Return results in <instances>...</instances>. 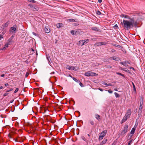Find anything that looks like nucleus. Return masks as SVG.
I'll use <instances>...</instances> for the list:
<instances>
[{
	"instance_id": "57",
	"label": "nucleus",
	"mask_w": 145,
	"mask_h": 145,
	"mask_svg": "<svg viewBox=\"0 0 145 145\" xmlns=\"http://www.w3.org/2000/svg\"><path fill=\"white\" fill-rule=\"evenodd\" d=\"M5 75L4 74H3L1 75V76L2 77H3L5 76Z\"/></svg>"
},
{
	"instance_id": "35",
	"label": "nucleus",
	"mask_w": 145,
	"mask_h": 145,
	"mask_svg": "<svg viewBox=\"0 0 145 145\" xmlns=\"http://www.w3.org/2000/svg\"><path fill=\"white\" fill-rule=\"evenodd\" d=\"M125 18L127 19H129L130 20V19H131V18H130L129 17V16L128 15H125Z\"/></svg>"
},
{
	"instance_id": "30",
	"label": "nucleus",
	"mask_w": 145,
	"mask_h": 145,
	"mask_svg": "<svg viewBox=\"0 0 145 145\" xmlns=\"http://www.w3.org/2000/svg\"><path fill=\"white\" fill-rule=\"evenodd\" d=\"M114 93V94H115V95L116 97V98L118 97H119L120 96L119 95L118 93H117L116 92H115V93Z\"/></svg>"
},
{
	"instance_id": "2",
	"label": "nucleus",
	"mask_w": 145,
	"mask_h": 145,
	"mask_svg": "<svg viewBox=\"0 0 145 145\" xmlns=\"http://www.w3.org/2000/svg\"><path fill=\"white\" fill-rule=\"evenodd\" d=\"M128 125H125L123 129L122 130L120 133V135L122 136H124L125 135L128 131Z\"/></svg>"
},
{
	"instance_id": "11",
	"label": "nucleus",
	"mask_w": 145,
	"mask_h": 145,
	"mask_svg": "<svg viewBox=\"0 0 145 145\" xmlns=\"http://www.w3.org/2000/svg\"><path fill=\"white\" fill-rule=\"evenodd\" d=\"M100 117V116L97 114H95V118L99 121H100L101 120Z\"/></svg>"
},
{
	"instance_id": "25",
	"label": "nucleus",
	"mask_w": 145,
	"mask_h": 145,
	"mask_svg": "<svg viewBox=\"0 0 145 145\" xmlns=\"http://www.w3.org/2000/svg\"><path fill=\"white\" fill-rule=\"evenodd\" d=\"M76 20H74V19H69L68 20L70 22H76Z\"/></svg>"
},
{
	"instance_id": "48",
	"label": "nucleus",
	"mask_w": 145,
	"mask_h": 145,
	"mask_svg": "<svg viewBox=\"0 0 145 145\" xmlns=\"http://www.w3.org/2000/svg\"><path fill=\"white\" fill-rule=\"evenodd\" d=\"M112 45L113 46H116V47H118V46H120L119 45H116V44H112Z\"/></svg>"
},
{
	"instance_id": "46",
	"label": "nucleus",
	"mask_w": 145,
	"mask_h": 145,
	"mask_svg": "<svg viewBox=\"0 0 145 145\" xmlns=\"http://www.w3.org/2000/svg\"><path fill=\"white\" fill-rule=\"evenodd\" d=\"M29 75V73L28 72H26V74H25V77L26 78Z\"/></svg>"
},
{
	"instance_id": "50",
	"label": "nucleus",
	"mask_w": 145,
	"mask_h": 145,
	"mask_svg": "<svg viewBox=\"0 0 145 145\" xmlns=\"http://www.w3.org/2000/svg\"><path fill=\"white\" fill-rule=\"evenodd\" d=\"M106 68H112V66H110V65H108L107 67H106Z\"/></svg>"
},
{
	"instance_id": "7",
	"label": "nucleus",
	"mask_w": 145,
	"mask_h": 145,
	"mask_svg": "<svg viewBox=\"0 0 145 145\" xmlns=\"http://www.w3.org/2000/svg\"><path fill=\"white\" fill-rule=\"evenodd\" d=\"M16 30V28H15L13 26L10 28V31L12 33H15Z\"/></svg>"
},
{
	"instance_id": "58",
	"label": "nucleus",
	"mask_w": 145,
	"mask_h": 145,
	"mask_svg": "<svg viewBox=\"0 0 145 145\" xmlns=\"http://www.w3.org/2000/svg\"><path fill=\"white\" fill-rule=\"evenodd\" d=\"M5 86L6 87L8 85V83H7L5 84Z\"/></svg>"
},
{
	"instance_id": "23",
	"label": "nucleus",
	"mask_w": 145,
	"mask_h": 145,
	"mask_svg": "<svg viewBox=\"0 0 145 145\" xmlns=\"http://www.w3.org/2000/svg\"><path fill=\"white\" fill-rule=\"evenodd\" d=\"M91 29L93 30L97 31H99V29L96 27H92L91 28Z\"/></svg>"
},
{
	"instance_id": "14",
	"label": "nucleus",
	"mask_w": 145,
	"mask_h": 145,
	"mask_svg": "<svg viewBox=\"0 0 145 145\" xmlns=\"http://www.w3.org/2000/svg\"><path fill=\"white\" fill-rule=\"evenodd\" d=\"M131 113V110L130 109H128L127 111V113L126 114L130 116Z\"/></svg>"
},
{
	"instance_id": "51",
	"label": "nucleus",
	"mask_w": 145,
	"mask_h": 145,
	"mask_svg": "<svg viewBox=\"0 0 145 145\" xmlns=\"http://www.w3.org/2000/svg\"><path fill=\"white\" fill-rule=\"evenodd\" d=\"M3 37L2 35H0V40H1L2 38H3Z\"/></svg>"
},
{
	"instance_id": "36",
	"label": "nucleus",
	"mask_w": 145,
	"mask_h": 145,
	"mask_svg": "<svg viewBox=\"0 0 145 145\" xmlns=\"http://www.w3.org/2000/svg\"><path fill=\"white\" fill-rule=\"evenodd\" d=\"M81 138L84 141H86V138L84 136H82L81 137Z\"/></svg>"
},
{
	"instance_id": "1",
	"label": "nucleus",
	"mask_w": 145,
	"mask_h": 145,
	"mask_svg": "<svg viewBox=\"0 0 145 145\" xmlns=\"http://www.w3.org/2000/svg\"><path fill=\"white\" fill-rule=\"evenodd\" d=\"M121 24L125 30H129L133 28L134 27H137V22H135L133 18L130 19L129 20H123L121 22Z\"/></svg>"
},
{
	"instance_id": "26",
	"label": "nucleus",
	"mask_w": 145,
	"mask_h": 145,
	"mask_svg": "<svg viewBox=\"0 0 145 145\" xmlns=\"http://www.w3.org/2000/svg\"><path fill=\"white\" fill-rule=\"evenodd\" d=\"M76 67H73V66H71V70L76 71L77 69H76Z\"/></svg>"
},
{
	"instance_id": "63",
	"label": "nucleus",
	"mask_w": 145,
	"mask_h": 145,
	"mask_svg": "<svg viewBox=\"0 0 145 145\" xmlns=\"http://www.w3.org/2000/svg\"><path fill=\"white\" fill-rule=\"evenodd\" d=\"M8 137L10 138H11L12 137L11 136V135L10 134H9L8 135Z\"/></svg>"
},
{
	"instance_id": "9",
	"label": "nucleus",
	"mask_w": 145,
	"mask_h": 145,
	"mask_svg": "<svg viewBox=\"0 0 145 145\" xmlns=\"http://www.w3.org/2000/svg\"><path fill=\"white\" fill-rule=\"evenodd\" d=\"M44 30L45 32L46 33H49L50 31V29L48 27H45Z\"/></svg>"
},
{
	"instance_id": "8",
	"label": "nucleus",
	"mask_w": 145,
	"mask_h": 145,
	"mask_svg": "<svg viewBox=\"0 0 145 145\" xmlns=\"http://www.w3.org/2000/svg\"><path fill=\"white\" fill-rule=\"evenodd\" d=\"M143 105H140L139 108L138 110V115L140 114L142 111Z\"/></svg>"
},
{
	"instance_id": "15",
	"label": "nucleus",
	"mask_w": 145,
	"mask_h": 145,
	"mask_svg": "<svg viewBox=\"0 0 145 145\" xmlns=\"http://www.w3.org/2000/svg\"><path fill=\"white\" fill-rule=\"evenodd\" d=\"M15 141L18 142H22L23 141V140L20 137H19L18 138H17L15 139Z\"/></svg>"
},
{
	"instance_id": "4",
	"label": "nucleus",
	"mask_w": 145,
	"mask_h": 145,
	"mask_svg": "<svg viewBox=\"0 0 145 145\" xmlns=\"http://www.w3.org/2000/svg\"><path fill=\"white\" fill-rule=\"evenodd\" d=\"M14 37V36L12 35V36L8 40L7 43L9 45L11 44L12 42H13L12 40Z\"/></svg>"
},
{
	"instance_id": "28",
	"label": "nucleus",
	"mask_w": 145,
	"mask_h": 145,
	"mask_svg": "<svg viewBox=\"0 0 145 145\" xmlns=\"http://www.w3.org/2000/svg\"><path fill=\"white\" fill-rule=\"evenodd\" d=\"M28 1L30 3H35L36 1L34 0H28Z\"/></svg>"
},
{
	"instance_id": "21",
	"label": "nucleus",
	"mask_w": 145,
	"mask_h": 145,
	"mask_svg": "<svg viewBox=\"0 0 145 145\" xmlns=\"http://www.w3.org/2000/svg\"><path fill=\"white\" fill-rule=\"evenodd\" d=\"M90 76H95L96 74V73L93 72H91V71H90Z\"/></svg>"
},
{
	"instance_id": "42",
	"label": "nucleus",
	"mask_w": 145,
	"mask_h": 145,
	"mask_svg": "<svg viewBox=\"0 0 145 145\" xmlns=\"http://www.w3.org/2000/svg\"><path fill=\"white\" fill-rule=\"evenodd\" d=\"M114 28L116 29H117L118 28V26L117 24H116L114 26Z\"/></svg>"
},
{
	"instance_id": "47",
	"label": "nucleus",
	"mask_w": 145,
	"mask_h": 145,
	"mask_svg": "<svg viewBox=\"0 0 145 145\" xmlns=\"http://www.w3.org/2000/svg\"><path fill=\"white\" fill-rule=\"evenodd\" d=\"M18 89H19L18 88H16V90H15V91H14V93H17L18 91Z\"/></svg>"
},
{
	"instance_id": "12",
	"label": "nucleus",
	"mask_w": 145,
	"mask_h": 145,
	"mask_svg": "<svg viewBox=\"0 0 145 145\" xmlns=\"http://www.w3.org/2000/svg\"><path fill=\"white\" fill-rule=\"evenodd\" d=\"M83 40V45L86 44L89 41V39H86L84 40Z\"/></svg>"
},
{
	"instance_id": "5",
	"label": "nucleus",
	"mask_w": 145,
	"mask_h": 145,
	"mask_svg": "<svg viewBox=\"0 0 145 145\" xmlns=\"http://www.w3.org/2000/svg\"><path fill=\"white\" fill-rule=\"evenodd\" d=\"M9 24V21H7L4 24L2 25L1 28L2 29H4L5 28L7 27Z\"/></svg>"
},
{
	"instance_id": "24",
	"label": "nucleus",
	"mask_w": 145,
	"mask_h": 145,
	"mask_svg": "<svg viewBox=\"0 0 145 145\" xmlns=\"http://www.w3.org/2000/svg\"><path fill=\"white\" fill-rule=\"evenodd\" d=\"M76 32H77L76 31L75 32L73 30L71 31L70 32L73 35H75L76 34Z\"/></svg>"
},
{
	"instance_id": "32",
	"label": "nucleus",
	"mask_w": 145,
	"mask_h": 145,
	"mask_svg": "<svg viewBox=\"0 0 145 145\" xmlns=\"http://www.w3.org/2000/svg\"><path fill=\"white\" fill-rule=\"evenodd\" d=\"M61 24L59 23L57 25V28H59L61 27Z\"/></svg>"
},
{
	"instance_id": "60",
	"label": "nucleus",
	"mask_w": 145,
	"mask_h": 145,
	"mask_svg": "<svg viewBox=\"0 0 145 145\" xmlns=\"http://www.w3.org/2000/svg\"><path fill=\"white\" fill-rule=\"evenodd\" d=\"M14 101V100H12L10 101V103H12Z\"/></svg>"
},
{
	"instance_id": "52",
	"label": "nucleus",
	"mask_w": 145,
	"mask_h": 145,
	"mask_svg": "<svg viewBox=\"0 0 145 145\" xmlns=\"http://www.w3.org/2000/svg\"><path fill=\"white\" fill-rule=\"evenodd\" d=\"M108 91L109 93H111L113 92V91H111L110 90H108Z\"/></svg>"
},
{
	"instance_id": "54",
	"label": "nucleus",
	"mask_w": 145,
	"mask_h": 145,
	"mask_svg": "<svg viewBox=\"0 0 145 145\" xmlns=\"http://www.w3.org/2000/svg\"><path fill=\"white\" fill-rule=\"evenodd\" d=\"M125 14H121V17H124V18H125Z\"/></svg>"
},
{
	"instance_id": "31",
	"label": "nucleus",
	"mask_w": 145,
	"mask_h": 145,
	"mask_svg": "<svg viewBox=\"0 0 145 145\" xmlns=\"http://www.w3.org/2000/svg\"><path fill=\"white\" fill-rule=\"evenodd\" d=\"M103 137H104L101 135L99 136V140H101L103 139Z\"/></svg>"
},
{
	"instance_id": "55",
	"label": "nucleus",
	"mask_w": 145,
	"mask_h": 145,
	"mask_svg": "<svg viewBox=\"0 0 145 145\" xmlns=\"http://www.w3.org/2000/svg\"><path fill=\"white\" fill-rule=\"evenodd\" d=\"M112 86V85L110 84V83L108 84L107 86Z\"/></svg>"
},
{
	"instance_id": "22",
	"label": "nucleus",
	"mask_w": 145,
	"mask_h": 145,
	"mask_svg": "<svg viewBox=\"0 0 145 145\" xmlns=\"http://www.w3.org/2000/svg\"><path fill=\"white\" fill-rule=\"evenodd\" d=\"M90 71L88 72H87L85 73V75L86 76H90Z\"/></svg>"
},
{
	"instance_id": "3",
	"label": "nucleus",
	"mask_w": 145,
	"mask_h": 145,
	"mask_svg": "<svg viewBox=\"0 0 145 145\" xmlns=\"http://www.w3.org/2000/svg\"><path fill=\"white\" fill-rule=\"evenodd\" d=\"M106 43L105 42H97L95 45L96 46H99L103 45H106Z\"/></svg>"
},
{
	"instance_id": "18",
	"label": "nucleus",
	"mask_w": 145,
	"mask_h": 145,
	"mask_svg": "<svg viewBox=\"0 0 145 145\" xmlns=\"http://www.w3.org/2000/svg\"><path fill=\"white\" fill-rule=\"evenodd\" d=\"M9 45L8 44V43H6L5 45V46L3 47L1 49L3 50H5L6 49V48H8V45Z\"/></svg>"
},
{
	"instance_id": "61",
	"label": "nucleus",
	"mask_w": 145,
	"mask_h": 145,
	"mask_svg": "<svg viewBox=\"0 0 145 145\" xmlns=\"http://www.w3.org/2000/svg\"><path fill=\"white\" fill-rule=\"evenodd\" d=\"M98 2L99 3H101L102 1V0H98Z\"/></svg>"
},
{
	"instance_id": "16",
	"label": "nucleus",
	"mask_w": 145,
	"mask_h": 145,
	"mask_svg": "<svg viewBox=\"0 0 145 145\" xmlns=\"http://www.w3.org/2000/svg\"><path fill=\"white\" fill-rule=\"evenodd\" d=\"M107 139L105 138L104 140L102 141L101 143L99 144L100 145H102L104 144H105L107 142Z\"/></svg>"
},
{
	"instance_id": "40",
	"label": "nucleus",
	"mask_w": 145,
	"mask_h": 145,
	"mask_svg": "<svg viewBox=\"0 0 145 145\" xmlns=\"http://www.w3.org/2000/svg\"><path fill=\"white\" fill-rule=\"evenodd\" d=\"M8 93L7 92H6V93H4L3 95V96L4 97H5L6 96H7L8 95Z\"/></svg>"
},
{
	"instance_id": "29",
	"label": "nucleus",
	"mask_w": 145,
	"mask_h": 145,
	"mask_svg": "<svg viewBox=\"0 0 145 145\" xmlns=\"http://www.w3.org/2000/svg\"><path fill=\"white\" fill-rule=\"evenodd\" d=\"M128 63L130 64L131 63V61H124V63L126 65L127 63Z\"/></svg>"
},
{
	"instance_id": "34",
	"label": "nucleus",
	"mask_w": 145,
	"mask_h": 145,
	"mask_svg": "<svg viewBox=\"0 0 145 145\" xmlns=\"http://www.w3.org/2000/svg\"><path fill=\"white\" fill-rule=\"evenodd\" d=\"M90 123L92 125H93L94 124V122L92 120L89 121Z\"/></svg>"
},
{
	"instance_id": "53",
	"label": "nucleus",
	"mask_w": 145,
	"mask_h": 145,
	"mask_svg": "<svg viewBox=\"0 0 145 145\" xmlns=\"http://www.w3.org/2000/svg\"><path fill=\"white\" fill-rule=\"evenodd\" d=\"M115 51H116L115 50H114V49H112L111 50V52L113 53L115 52Z\"/></svg>"
},
{
	"instance_id": "19",
	"label": "nucleus",
	"mask_w": 145,
	"mask_h": 145,
	"mask_svg": "<svg viewBox=\"0 0 145 145\" xmlns=\"http://www.w3.org/2000/svg\"><path fill=\"white\" fill-rule=\"evenodd\" d=\"M33 10L34 11H37L39 10V8L37 6H35L33 8Z\"/></svg>"
},
{
	"instance_id": "17",
	"label": "nucleus",
	"mask_w": 145,
	"mask_h": 145,
	"mask_svg": "<svg viewBox=\"0 0 145 145\" xmlns=\"http://www.w3.org/2000/svg\"><path fill=\"white\" fill-rule=\"evenodd\" d=\"M143 97H141V99L140 101V105H143Z\"/></svg>"
},
{
	"instance_id": "45",
	"label": "nucleus",
	"mask_w": 145,
	"mask_h": 145,
	"mask_svg": "<svg viewBox=\"0 0 145 145\" xmlns=\"http://www.w3.org/2000/svg\"><path fill=\"white\" fill-rule=\"evenodd\" d=\"M79 84L81 87H83L84 85L82 84L80 82H79Z\"/></svg>"
},
{
	"instance_id": "20",
	"label": "nucleus",
	"mask_w": 145,
	"mask_h": 145,
	"mask_svg": "<svg viewBox=\"0 0 145 145\" xmlns=\"http://www.w3.org/2000/svg\"><path fill=\"white\" fill-rule=\"evenodd\" d=\"M83 40H80L79 41V45L81 46H83Z\"/></svg>"
},
{
	"instance_id": "59",
	"label": "nucleus",
	"mask_w": 145,
	"mask_h": 145,
	"mask_svg": "<svg viewBox=\"0 0 145 145\" xmlns=\"http://www.w3.org/2000/svg\"><path fill=\"white\" fill-rule=\"evenodd\" d=\"M99 89L101 91H103V89L101 88H99Z\"/></svg>"
},
{
	"instance_id": "27",
	"label": "nucleus",
	"mask_w": 145,
	"mask_h": 145,
	"mask_svg": "<svg viewBox=\"0 0 145 145\" xmlns=\"http://www.w3.org/2000/svg\"><path fill=\"white\" fill-rule=\"evenodd\" d=\"M116 74L118 75H120V76H123V77H125V76H124V74L120 73V72H117L116 73Z\"/></svg>"
},
{
	"instance_id": "13",
	"label": "nucleus",
	"mask_w": 145,
	"mask_h": 145,
	"mask_svg": "<svg viewBox=\"0 0 145 145\" xmlns=\"http://www.w3.org/2000/svg\"><path fill=\"white\" fill-rule=\"evenodd\" d=\"M135 125H135L134 127L132 129V130L131 131L130 133L132 134H133L135 132L136 128V127H135Z\"/></svg>"
},
{
	"instance_id": "44",
	"label": "nucleus",
	"mask_w": 145,
	"mask_h": 145,
	"mask_svg": "<svg viewBox=\"0 0 145 145\" xmlns=\"http://www.w3.org/2000/svg\"><path fill=\"white\" fill-rule=\"evenodd\" d=\"M28 6L30 7L31 8H33V5L31 4H29V5H28Z\"/></svg>"
},
{
	"instance_id": "43",
	"label": "nucleus",
	"mask_w": 145,
	"mask_h": 145,
	"mask_svg": "<svg viewBox=\"0 0 145 145\" xmlns=\"http://www.w3.org/2000/svg\"><path fill=\"white\" fill-rule=\"evenodd\" d=\"M132 141V140H130L128 143L127 145H130L131 144Z\"/></svg>"
},
{
	"instance_id": "62",
	"label": "nucleus",
	"mask_w": 145,
	"mask_h": 145,
	"mask_svg": "<svg viewBox=\"0 0 145 145\" xmlns=\"http://www.w3.org/2000/svg\"><path fill=\"white\" fill-rule=\"evenodd\" d=\"M3 86L0 87V89H3Z\"/></svg>"
},
{
	"instance_id": "10",
	"label": "nucleus",
	"mask_w": 145,
	"mask_h": 145,
	"mask_svg": "<svg viewBox=\"0 0 145 145\" xmlns=\"http://www.w3.org/2000/svg\"><path fill=\"white\" fill-rule=\"evenodd\" d=\"M107 132V130H105L103 131L101 133V135L103 136V137H104L105 136Z\"/></svg>"
},
{
	"instance_id": "39",
	"label": "nucleus",
	"mask_w": 145,
	"mask_h": 145,
	"mask_svg": "<svg viewBox=\"0 0 145 145\" xmlns=\"http://www.w3.org/2000/svg\"><path fill=\"white\" fill-rule=\"evenodd\" d=\"M101 14V12L99 11H97V14L98 15H100Z\"/></svg>"
},
{
	"instance_id": "49",
	"label": "nucleus",
	"mask_w": 145,
	"mask_h": 145,
	"mask_svg": "<svg viewBox=\"0 0 145 145\" xmlns=\"http://www.w3.org/2000/svg\"><path fill=\"white\" fill-rule=\"evenodd\" d=\"M120 63L122 65H123L124 66H126V65L124 63V62H121Z\"/></svg>"
},
{
	"instance_id": "37",
	"label": "nucleus",
	"mask_w": 145,
	"mask_h": 145,
	"mask_svg": "<svg viewBox=\"0 0 145 145\" xmlns=\"http://www.w3.org/2000/svg\"><path fill=\"white\" fill-rule=\"evenodd\" d=\"M113 59L115 60H117V57H111Z\"/></svg>"
},
{
	"instance_id": "41",
	"label": "nucleus",
	"mask_w": 145,
	"mask_h": 145,
	"mask_svg": "<svg viewBox=\"0 0 145 145\" xmlns=\"http://www.w3.org/2000/svg\"><path fill=\"white\" fill-rule=\"evenodd\" d=\"M72 78L76 82H78V80L76 78Z\"/></svg>"
},
{
	"instance_id": "38",
	"label": "nucleus",
	"mask_w": 145,
	"mask_h": 145,
	"mask_svg": "<svg viewBox=\"0 0 145 145\" xmlns=\"http://www.w3.org/2000/svg\"><path fill=\"white\" fill-rule=\"evenodd\" d=\"M46 57H47V59L48 60V61H49V62H50V60H51L50 59V57H49V55H48H48H47L46 56Z\"/></svg>"
},
{
	"instance_id": "6",
	"label": "nucleus",
	"mask_w": 145,
	"mask_h": 145,
	"mask_svg": "<svg viewBox=\"0 0 145 145\" xmlns=\"http://www.w3.org/2000/svg\"><path fill=\"white\" fill-rule=\"evenodd\" d=\"M130 116L126 114H125V116L123 118L122 120L121 123L125 122L128 119Z\"/></svg>"
},
{
	"instance_id": "33",
	"label": "nucleus",
	"mask_w": 145,
	"mask_h": 145,
	"mask_svg": "<svg viewBox=\"0 0 145 145\" xmlns=\"http://www.w3.org/2000/svg\"><path fill=\"white\" fill-rule=\"evenodd\" d=\"M66 68L69 69V70H71V66L70 67L69 65H67L66 67Z\"/></svg>"
},
{
	"instance_id": "56",
	"label": "nucleus",
	"mask_w": 145,
	"mask_h": 145,
	"mask_svg": "<svg viewBox=\"0 0 145 145\" xmlns=\"http://www.w3.org/2000/svg\"><path fill=\"white\" fill-rule=\"evenodd\" d=\"M103 84L107 86L108 84H107L106 82H104Z\"/></svg>"
},
{
	"instance_id": "64",
	"label": "nucleus",
	"mask_w": 145,
	"mask_h": 145,
	"mask_svg": "<svg viewBox=\"0 0 145 145\" xmlns=\"http://www.w3.org/2000/svg\"><path fill=\"white\" fill-rule=\"evenodd\" d=\"M10 91V90L9 89V90H7L6 91V92H9V91Z\"/></svg>"
}]
</instances>
